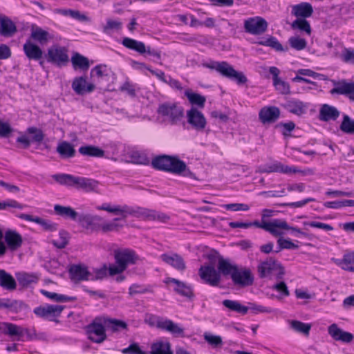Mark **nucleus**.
<instances>
[{
    "mask_svg": "<svg viewBox=\"0 0 354 354\" xmlns=\"http://www.w3.org/2000/svg\"><path fill=\"white\" fill-rule=\"evenodd\" d=\"M320 119L323 121L335 120L339 115V111L335 107L328 104H324L321 107Z\"/></svg>",
    "mask_w": 354,
    "mask_h": 354,
    "instance_id": "37",
    "label": "nucleus"
},
{
    "mask_svg": "<svg viewBox=\"0 0 354 354\" xmlns=\"http://www.w3.org/2000/svg\"><path fill=\"white\" fill-rule=\"evenodd\" d=\"M82 225L87 230L100 231L102 218L97 215H81L78 218Z\"/></svg>",
    "mask_w": 354,
    "mask_h": 354,
    "instance_id": "22",
    "label": "nucleus"
},
{
    "mask_svg": "<svg viewBox=\"0 0 354 354\" xmlns=\"http://www.w3.org/2000/svg\"><path fill=\"white\" fill-rule=\"evenodd\" d=\"M54 211L57 216L63 217L66 219L75 221L78 216L77 212H76L75 209L69 206L55 205L54 206Z\"/></svg>",
    "mask_w": 354,
    "mask_h": 354,
    "instance_id": "38",
    "label": "nucleus"
},
{
    "mask_svg": "<svg viewBox=\"0 0 354 354\" xmlns=\"http://www.w3.org/2000/svg\"><path fill=\"white\" fill-rule=\"evenodd\" d=\"M157 113L164 121L174 124L183 118V109L176 103L165 102L159 105Z\"/></svg>",
    "mask_w": 354,
    "mask_h": 354,
    "instance_id": "7",
    "label": "nucleus"
},
{
    "mask_svg": "<svg viewBox=\"0 0 354 354\" xmlns=\"http://www.w3.org/2000/svg\"><path fill=\"white\" fill-rule=\"evenodd\" d=\"M122 28V23L119 20L113 19H108L106 24L102 27V31L104 33L110 35L113 31H119Z\"/></svg>",
    "mask_w": 354,
    "mask_h": 354,
    "instance_id": "49",
    "label": "nucleus"
},
{
    "mask_svg": "<svg viewBox=\"0 0 354 354\" xmlns=\"http://www.w3.org/2000/svg\"><path fill=\"white\" fill-rule=\"evenodd\" d=\"M110 69L106 65H97L91 71V77L94 82L101 83L107 82L109 79Z\"/></svg>",
    "mask_w": 354,
    "mask_h": 354,
    "instance_id": "27",
    "label": "nucleus"
},
{
    "mask_svg": "<svg viewBox=\"0 0 354 354\" xmlns=\"http://www.w3.org/2000/svg\"><path fill=\"white\" fill-rule=\"evenodd\" d=\"M104 324L107 329H111L113 332L126 329L127 327V324L123 321L105 317H104Z\"/></svg>",
    "mask_w": 354,
    "mask_h": 354,
    "instance_id": "47",
    "label": "nucleus"
},
{
    "mask_svg": "<svg viewBox=\"0 0 354 354\" xmlns=\"http://www.w3.org/2000/svg\"><path fill=\"white\" fill-rule=\"evenodd\" d=\"M115 258L116 263L123 266L124 269L129 265L134 264L138 259L135 252L128 249L116 251Z\"/></svg>",
    "mask_w": 354,
    "mask_h": 354,
    "instance_id": "19",
    "label": "nucleus"
},
{
    "mask_svg": "<svg viewBox=\"0 0 354 354\" xmlns=\"http://www.w3.org/2000/svg\"><path fill=\"white\" fill-rule=\"evenodd\" d=\"M71 279L74 281L90 280V271L83 265H73L69 270Z\"/></svg>",
    "mask_w": 354,
    "mask_h": 354,
    "instance_id": "29",
    "label": "nucleus"
},
{
    "mask_svg": "<svg viewBox=\"0 0 354 354\" xmlns=\"http://www.w3.org/2000/svg\"><path fill=\"white\" fill-rule=\"evenodd\" d=\"M16 278L19 283L24 287H27L31 284L37 283L38 281V277L36 274L23 272L17 273Z\"/></svg>",
    "mask_w": 354,
    "mask_h": 354,
    "instance_id": "44",
    "label": "nucleus"
},
{
    "mask_svg": "<svg viewBox=\"0 0 354 354\" xmlns=\"http://www.w3.org/2000/svg\"><path fill=\"white\" fill-rule=\"evenodd\" d=\"M259 45L270 46L277 51H284L285 49L282 46V45L279 42L277 38L274 37H269L267 39H263L257 42Z\"/></svg>",
    "mask_w": 354,
    "mask_h": 354,
    "instance_id": "51",
    "label": "nucleus"
},
{
    "mask_svg": "<svg viewBox=\"0 0 354 354\" xmlns=\"http://www.w3.org/2000/svg\"><path fill=\"white\" fill-rule=\"evenodd\" d=\"M53 178L62 185L75 186L86 192H98L99 182L94 179L66 174H55Z\"/></svg>",
    "mask_w": 354,
    "mask_h": 354,
    "instance_id": "3",
    "label": "nucleus"
},
{
    "mask_svg": "<svg viewBox=\"0 0 354 354\" xmlns=\"http://www.w3.org/2000/svg\"><path fill=\"white\" fill-rule=\"evenodd\" d=\"M122 44L127 48L135 50L140 54H144L146 52V46L143 42L129 37L123 38Z\"/></svg>",
    "mask_w": 354,
    "mask_h": 354,
    "instance_id": "40",
    "label": "nucleus"
},
{
    "mask_svg": "<svg viewBox=\"0 0 354 354\" xmlns=\"http://www.w3.org/2000/svg\"><path fill=\"white\" fill-rule=\"evenodd\" d=\"M57 152L62 158H69L75 156V149L72 144L66 141H62L58 144Z\"/></svg>",
    "mask_w": 354,
    "mask_h": 354,
    "instance_id": "41",
    "label": "nucleus"
},
{
    "mask_svg": "<svg viewBox=\"0 0 354 354\" xmlns=\"http://www.w3.org/2000/svg\"><path fill=\"white\" fill-rule=\"evenodd\" d=\"M204 339L213 348L221 347L223 340L221 336L215 335L210 333H205L203 335Z\"/></svg>",
    "mask_w": 354,
    "mask_h": 354,
    "instance_id": "54",
    "label": "nucleus"
},
{
    "mask_svg": "<svg viewBox=\"0 0 354 354\" xmlns=\"http://www.w3.org/2000/svg\"><path fill=\"white\" fill-rule=\"evenodd\" d=\"M72 88L77 94L83 95L86 93L92 92L95 86L91 83L88 84L85 77H79L73 80Z\"/></svg>",
    "mask_w": 354,
    "mask_h": 354,
    "instance_id": "28",
    "label": "nucleus"
},
{
    "mask_svg": "<svg viewBox=\"0 0 354 354\" xmlns=\"http://www.w3.org/2000/svg\"><path fill=\"white\" fill-rule=\"evenodd\" d=\"M289 44L292 48L297 50H301L306 47V41L299 37H292L288 40Z\"/></svg>",
    "mask_w": 354,
    "mask_h": 354,
    "instance_id": "58",
    "label": "nucleus"
},
{
    "mask_svg": "<svg viewBox=\"0 0 354 354\" xmlns=\"http://www.w3.org/2000/svg\"><path fill=\"white\" fill-rule=\"evenodd\" d=\"M151 164L157 169L169 171L185 177L194 178V174L185 162L176 157L160 156L153 159Z\"/></svg>",
    "mask_w": 354,
    "mask_h": 354,
    "instance_id": "1",
    "label": "nucleus"
},
{
    "mask_svg": "<svg viewBox=\"0 0 354 354\" xmlns=\"http://www.w3.org/2000/svg\"><path fill=\"white\" fill-rule=\"evenodd\" d=\"M108 272V268L106 266H103L98 268L93 269L90 271V280L95 281L98 279H102L106 277Z\"/></svg>",
    "mask_w": 354,
    "mask_h": 354,
    "instance_id": "56",
    "label": "nucleus"
},
{
    "mask_svg": "<svg viewBox=\"0 0 354 354\" xmlns=\"http://www.w3.org/2000/svg\"><path fill=\"white\" fill-rule=\"evenodd\" d=\"M218 269L223 275H230L236 285L248 286L253 282V277L249 270L239 268L227 260L220 259L218 263Z\"/></svg>",
    "mask_w": 354,
    "mask_h": 354,
    "instance_id": "2",
    "label": "nucleus"
},
{
    "mask_svg": "<svg viewBox=\"0 0 354 354\" xmlns=\"http://www.w3.org/2000/svg\"><path fill=\"white\" fill-rule=\"evenodd\" d=\"M59 239L53 240V243L58 248H64L68 243V234L66 231L59 232Z\"/></svg>",
    "mask_w": 354,
    "mask_h": 354,
    "instance_id": "61",
    "label": "nucleus"
},
{
    "mask_svg": "<svg viewBox=\"0 0 354 354\" xmlns=\"http://www.w3.org/2000/svg\"><path fill=\"white\" fill-rule=\"evenodd\" d=\"M160 259L162 261L178 270L183 271L186 268L183 257L176 253L162 254L160 256Z\"/></svg>",
    "mask_w": 354,
    "mask_h": 354,
    "instance_id": "24",
    "label": "nucleus"
},
{
    "mask_svg": "<svg viewBox=\"0 0 354 354\" xmlns=\"http://www.w3.org/2000/svg\"><path fill=\"white\" fill-rule=\"evenodd\" d=\"M202 66L212 70H215L222 76L236 82L239 85L244 84L248 81L246 76L243 72L236 71L232 65L226 62L210 61L209 62H203Z\"/></svg>",
    "mask_w": 354,
    "mask_h": 354,
    "instance_id": "4",
    "label": "nucleus"
},
{
    "mask_svg": "<svg viewBox=\"0 0 354 354\" xmlns=\"http://www.w3.org/2000/svg\"><path fill=\"white\" fill-rule=\"evenodd\" d=\"M156 325L158 328L169 332L174 336H184V328L170 319L158 317Z\"/></svg>",
    "mask_w": 354,
    "mask_h": 354,
    "instance_id": "18",
    "label": "nucleus"
},
{
    "mask_svg": "<svg viewBox=\"0 0 354 354\" xmlns=\"http://www.w3.org/2000/svg\"><path fill=\"white\" fill-rule=\"evenodd\" d=\"M57 12L64 16H68L73 19H78L80 21H84L86 19V17L84 15H82L78 10H74L71 9L58 10Z\"/></svg>",
    "mask_w": 354,
    "mask_h": 354,
    "instance_id": "59",
    "label": "nucleus"
},
{
    "mask_svg": "<svg viewBox=\"0 0 354 354\" xmlns=\"http://www.w3.org/2000/svg\"><path fill=\"white\" fill-rule=\"evenodd\" d=\"M64 307L60 305H46L35 308L34 313L38 317L51 319L59 317Z\"/></svg>",
    "mask_w": 354,
    "mask_h": 354,
    "instance_id": "17",
    "label": "nucleus"
},
{
    "mask_svg": "<svg viewBox=\"0 0 354 354\" xmlns=\"http://www.w3.org/2000/svg\"><path fill=\"white\" fill-rule=\"evenodd\" d=\"M122 353L123 354H147L140 349L136 343L131 344L127 348H123Z\"/></svg>",
    "mask_w": 354,
    "mask_h": 354,
    "instance_id": "64",
    "label": "nucleus"
},
{
    "mask_svg": "<svg viewBox=\"0 0 354 354\" xmlns=\"http://www.w3.org/2000/svg\"><path fill=\"white\" fill-rule=\"evenodd\" d=\"M278 248L275 251L276 253L280 252L283 249H297L299 246L295 243L292 242L290 239H284L282 238H279L277 240Z\"/></svg>",
    "mask_w": 354,
    "mask_h": 354,
    "instance_id": "57",
    "label": "nucleus"
},
{
    "mask_svg": "<svg viewBox=\"0 0 354 354\" xmlns=\"http://www.w3.org/2000/svg\"><path fill=\"white\" fill-rule=\"evenodd\" d=\"M0 286L9 290L16 288V281L13 277L4 270H0Z\"/></svg>",
    "mask_w": 354,
    "mask_h": 354,
    "instance_id": "42",
    "label": "nucleus"
},
{
    "mask_svg": "<svg viewBox=\"0 0 354 354\" xmlns=\"http://www.w3.org/2000/svg\"><path fill=\"white\" fill-rule=\"evenodd\" d=\"M129 209L131 213H128V216L133 215L141 219L159 220L162 222H166L169 219L167 215L150 209L141 207L134 209L129 206Z\"/></svg>",
    "mask_w": 354,
    "mask_h": 354,
    "instance_id": "15",
    "label": "nucleus"
},
{
    "mask_svg": "<svg viewBox=\"0 0 354 354\" xmlns=\"http://www.w3.org/2000/svg\"><path fill=\"white\" fill-rule=\"evenodd\" d=\"M340 129L346 133L352 134L354 133V120L351 119L347 115H344L342 122L340 125Z\"/></svg>",
    "mask_w": 354,
    "mask_h": 354,
    "instance_id": "55",
    "label": "nucleus"
},
{
    "mask_svg": "<svg viewBox=\"0 0 354 354\" xmlns=\"http://www.w3.org/2000/svg\"><path fill=\"white\" fill-rule=\"evenodd\" d=\"M165 283L168 285H172L174 290L182 296L189 298L194 296L192 286L183 281L174 278L168 277L165 280Z\"/></svg>",
    "mask_w": 354,
    "mask_h": 354,
    "instance_id": "21",
    "label": "nucleus"
},
{
    "mask_svg": "<svg viewBox=\"0 0 354 354\" xmlns=\"http://www.w3.org/2000/svg\"><path fill=\"white\" fill-rule=\"evenodd\" d=\"M334 88L331 89V94L349 95L354 94V83L342 80L334 83Z\"/></svg>",
    "mask_w": 354,
    "mask_h": 354,
    "instance_id": "34",
    "label": "nucleus"
},
{
    "mask_svg": "<svg viewBox=\"0 0 354 354\" xmlns=\"http://www.w3.org/2000/svg\"><path fill=\"white\" fill-rule=\"evenodd\" d=\"M150 292V290L145 286L137 283L131 285L129 288V294L133 297L138 294H145Z\"/></svg>",
    "mask_w": 354,
    "mask_h": 354,
    "instance_id": "62",
    "label": "nucleus"
},
{
    "mask_svg": "<svg viewBox=\"0 0 354 354\" xmlns=\"http://www.w3.org/2000/svg\"><path fill=\"white\" fill-rule=\"evenodd\" d=\"M313 9L309 3L303 2L292 6V14L298 18L305 19L312 15Z\"/></svg>",
    "mask_w": 354,
    "mask_h": 354,
    "instance_id": "33",
    "label": "nucleus"
},
{
    "mask_svg": "<svg viewBox=\"0 0 354 354\" xmlns=\"http://www.w3.org/2000/svg\"><path fill=\"white\" fill-rule=\"evenodd\" d=\"M259 171L261 173L278 172L286 174L301 173L303 175H312L314 174V171L312 169H307L306 170L301 171L296 167L288 166L279 161H274L261 167L259 168Z\"/></svg>",
    "mask_w": 354,
    "mask_h": 354,
    "instance_id": "8",
    "label": "nucleus"
},
{
    "mask_svg": "<svg viewBox=\"0 0 354 354\" xmlns=\"http://www.w3.org/2000/svg\"><path fill=\"white\" fill-rule=\"evenodd\" d=\"M72 63L75 66L82 69H87L89 66L88 59L80 54H76L72 57Z\"/></svg>",
    "mask_w": 354,
    "mask_h": 354,
    "instance_id": "60",
    "label": "nucleus"
},
{
    "mask_svg": "<svg viewBox=\"0 0 354 354\" xmlns=\"http://www.w3.org/2000/svg\"><path fill=\"white\" fill-rule=\"evenodd\" d=\"M46 57L48 62L58 66L65 64L68 61L67 50L59 46H53L48 48Z\"/></svg>",
    "mask_w": 354,
    "mask_h": 354,
    "instance_id": "12",
    "label": "nucleus"
},
{
    "mask_svg": "<svg viewBox=\"0 0 354 354\" xmlns=\"http://www.w3.org/2000/svg\"><path fill=\"white\" fill-rule=\"evenodd\" d=\"M51 38L50 34L40 27L37 26L32 27L30 39L37 41L41 45H44L46 44Z\"/></svg>",
    "mask_w": 354,
    "mask_h": 354,
    "instance_id": "32",
    "label": "nucleus"
},
{
    "mask_svg": "<svg viewBox=\"0 0 354 354\" xmlns=\"http://www.w3.org/2000/svg\"><path fill=\"white\" fill-rule=\"evenodd\" d=\"M41 292L43 295L46 296L48 299L58 302H66L75 300L74 297H70L64 295L48 292L45 290H41Z\"/></svg>",
    "mask_w": 354,
    "mask_h": 354,
    "instance_id": "52",
    "label": "nucleus"
},
{
    "mask_svg": "<svg viewBox=\"0 0 354 354\" xmlns=\"http://www.w3.org/2000/svg\"><path fill=\"white\" fill-rule=\"evenodd\" d=\"M290 225L283 219L274 218L267 221L263 225V230L269 232L274 236H281L284 234L286 230H289Z\"/></svg>",
    "mask_w": 354,
    "mask_h": 354,
    "instance_id": "14",
    "label": "nucleus"
},
{
    "mask_svg": "<svg viewBox=\"0 0 354 354\" xmlns=\"http://www.w3.org/2000/svg\"><path fill=\"white\" fill-rule=\"evenodd\" d=\"M341 59L346 63L354 64V49L345 48L341 54Z\"/></svg>",
    "mask_w": 354,
    "mask_h": 354,
    "instance_id": "63",
    "label": "nucleus"
},
{
    "mask_svg": "<svg viewBox=\"0 0 354 354\" xmlns=\"http://www.w3.org/2000/svg\"><path fill=\"white\" fill-rule=\"evenodd\" d=\"M79 152L83 156L93 157H103L104 154V151L102 149L92 145L81 147L79 149Z\"/></svg>",
    "mask_w": 354,
    "mask_h": 354,
    "instance_id": "48",
    "label": "nucleus"
},
{
    "mask_svg": "<svg viewBox=\"0 0 354 354\" xmlns=\"http://www.w3.org/2000/svg\"><path fill=\"white\" fill-rule=\"evenodd\" d=\"M0 333L8 335L10 337H15L17 340H21L23 337L26 335L28 339H41L46 340L45 333L30 334L28 329L8 322L0 323Z\"/></svg>",
    "mask_w": 354,
    "mask_h": 354,
    "instance_id": "5",
    "label": "nucleus"
},
{
    "mask_svg": "<svg viewBox=\"0 0 354 354\" xmlns=\"http://www.w3.org/2000/svg\"><path fill=\"white\" fill-rule=\"evenodd\" d=\"M120 220V218H115L111 221H106L102 218L100 231H102L104 233H107L118 230L119 228L123 226L122 224L119 223Z\"/></svg>",
    "mask_w": 354,
    "mask_h": 354,
    "instance_id": "46",
    "label": "nucleus"
},
{
    "mask_svg": "<svg viewBox=\"0 0 354 354\" xmlns=\"http://www.w3.org/2000/svg\"><path fill=\"white\" fill-rule=\"evenodd\" d=\"M97 210H104L115 215H120L122 218L128 216V213H131L128 205H111L109 203H103L96 207Z\"/></svg>",
    "mask_w": 354,
    "mask_h": 354,
    "instance_id": "30",
    "label": "nucleus"
},
{
    "mask_svg": "<svg viewBox=\"0 0 354 354\" xmlns=\"http://www.w3.org/2000/svg\"><path fill=\"white\" fill-rule=\"evenodd\" d=\"M290 328L297 333H302L305 335H308L311 328L310 324L303 323L297 320L290 321Z\"/></svg>",
    "mask_w": 354,
    "mask_h": 354,
    "instance_id": "50",
    "label": "nucleus"
},
{
    "mask_svg": "<svg viewBox=\"0 0 354 354\" xmlns=\"http://www.w3.org/2000/svg\"><path fill=\"white\" fill-rule=\"evenodd\" d=\"M222 304L229 310L241 315H245L249 310L248 307L242 305L239 301L225 299Z\"/></svg>",
    "mask_w": 354,
    "mask_h": 354,
    "instance_id": "43",
    "label": "nucleus"
},
{
    "mask_svg": "<svg viewBox=\"0 0 354 354\" xmlns=\"http://www.w3.org/2000/svg\"><path fill=\"white\" fill-rule=\"evenodd\" d=\"M187 122L193 129L198 131H202L205 129L207 120L203 113L196 108L192 107L187 111Z\"/></svg>",
    "mask_w": 354,
    "mask_h": 354,
    "instance_id": "13",
    "label": "nucleus"
},
{
    "mask_svg": "<svg viewBox=\"0 0 354 354\" xmlns=\"http://www.w3.org/2000/svg\"><path fill=\"white\" fill-rule=\"evenodd\" d=\"M280 116V110L274 106H266L261 109L259 118L262 124H272L275 122Z\"/></svg>",
    "mask_w": 354,
    "mask_h": 354,
    "instance_id": "16",
    "label": "nucleus"
},
{
    "mask_svg": "<svg viewBox=\"0 0 354 354\" xmlns=\"http://www.w3.org/2000/svg\"><path fill=\"white\" fill-rule=\"evenodd\" d=\"M268 24L261 17L255 16L247 18L243 21V28L246 33L252 35H261L268 30Z\"/></svg>",
    "mask_w": 354,
    "mask_h": 354,
    "instance_id": "10",
    "label": "nucleus"
},
{
    "mask_svg": "<svg viewBox=\"0 0 354 354\" xmlns=\"http://www.w3.org/2000/svg\"><path fill=\"white\" fill-rule=\"evenodd\" d=\"M4 239L6 243V245L4 243L6 250L8 248L11 251H15L21 246L23 243L21 235L15 230H7L5 232Z\"/></svg>",
    "mask_w": 354,
    "mask_h": 354,
    "instance_id": "20",
    "label": "nucleus"
},
{
    "mask_svg": "<svg viewBox=\"0 0 354 354\" xmlns=\"http://www.w3.org/2000/svg\"><path fill=\"white\" fill-rule=\"evenodd\" d=\"M221 272L212 265L203 266L198 270L201 279L212 286H217L221 281Z\"/></svg>",
    "mask_w": 354,
    "mask_h": 354,
    "instance_id": "11",
    "label": "nucleus"
},
{
    "mask_svg": "<svg viewBox=\"0 0 354 354\" xmlns=\"http://www.w3.org/2000/svg\"><path fill=\"white\" fill-rule=\"evenodd\" d=\"M285 107L291 113L301 115L306 113L308 105L299 100H291L286 104Z\"/></svg>",
    "mask_w": 354,
    "mask_h": 354,
    "instance_id": "31",
    "label": "nucleus"
},
{
    "mask_svg": "<svg viewBox=\"0 0 354 354\" xmlns=\"http://www.w3.org/2000/svg\"><path fill=\"white\" fill-rule=\"evenodd\" d=\"M23 50L26 56L29 59L39 61L43 55V51L41 48L34 44L31 39H28L23 46Z\"/></svg>",
    "mask_w": 354,
    "mask_h": 354,
    "instance_id": "25",
    "label": "nucleus"
},
{
    "mask_svg": "<svg viewBox=\"0 0 354 354\" xmlns=\"http://www.w3.org/2000/svg\"><path fill=\"white\" fill-rule=\"evenodd\" d=\"M333 261L342 269L354 272V252L344 254L342 259H336Z\"/></svg>",
    "mask_w": 354,
    "mask_h": 354,
    "instance_id": "35",
    "label": "nucleus"
},
{
    "mask_svg": "<svg viewBox=\"0 0 354 354\" xmlns=\"http://www.w3.org/2000/svg\"><path fill=\"white\" fill-rule=\"evenodd\" d=\"M291 27L293 29H298L305 32L308 35H310L311 28L310 24L305 19H297L292 23Z\"/></svg>",
    "mask_w": 354,
    "mask_h": 354,
    "instance_id": "53",
    "label": "nucleus"
},
{
    "mask_svg": "<svg viewBox=\"0 0 354 354\" xmlns=\"http://www.w3.org/2000/svg\"><path fill=\"white\" fill-rule=\"evenodd\" d=\"M17 32L15 24L8 17L0 18V34L5 37H11Z\"/></svg>",
    "mask_w": 354,
    "mask_h": 354,
    "instance_id": "36",
    "label": "nucleus"
},
{
    "mask_svg": "<svg viewBox=\"0 0 354 354\" xmlns=\"http://www.w3.org/2000/svg\"><path fill=\"white\" fill-rule=\"evenodd\" d=\"M257 270L261 278L272 279V277H275L277 280H279L285 274L281 264L272 257L261 261L259 264Z\"/></svg>",
    "mask_w": 354,
    "mask_h": 354,
    "instance_id": "6",
    "label": "nucleus"
},
{
    "mask_svg": "<svg viewBox=\"0 0 354 354\" xmlns=\"http://www.w3.org/2000/svg\"><path fill=\"white\" fill-rule=\"evenodd\" d=\"M185 95L187 97L189 102L196 105L200 108H203L206 102V98L196 93H194L192 90L187 89L185 91Z\"/></svg>",
    "mask_w": 354,
    "mask_h": 354,
    "instance_id": "45",
    "label": "nucleus"
},
{
    "mask_svg": "<svg viewBox=\"0 0 354 354\" xmlns=\"http://www.w3.org/2000/svg\"><path fill=\"white\" fill-rule=\"evenodd\" d=\"M270 73L272 75L273 85L275 89L281 94L290 93V86L288 82L282 80L279 75L280 71L275 66H271L269 68Z\"/></svg>",
    "mask_w": 354,
    "mask_h": 354,
    "instance_id": "23",
    "label": "nucleus"
},
{
    "mask_svg": "<svg viewBox=\"0 0 354 354\" xmlns=\"http://www.w3.org/2000/svg\"><path fill=\"white\" fill-rule=\"evenodd\" d=\"M150 354H173L169 342L158 340L151 346Z\"/></svg>",
    "mask_w": 354,
    "mask_h": 354,
    "instance_id": "39",
    "label": "nucleus"
},
{
    "mask_svg": "<svg viewBox=\"0 0 354 354\" xmlns=\"http://www.w3.org/2000/svg\"><path fill=\"white\" fill-rule=\"evenodd\" d=\"M328 331L329 335L336 341L349 343L353 339V335L352 333L344 331L335 324L330 325L328 327Z\"/></svg>",
    "mask_w": 354,
    "mask_h": 354,
    "instance_id": "26",
    "label": "nucleus"
},
{
    "mask_svg": "<svg viewBox=\"0 0 354 354\" xmlns=\"http://www.w3.org/2000/svg\"><path fill=\"white\" fill-rule=\"evenodd\" d=\"M105 328L104 317H95L86 328L88 338L95 343L103 342L106 338Z\"/></svg>",
    "mask_w": 354,
    "mask_h": 354,
    "instance_id": "9",
    "label": "nucleus"
}]
</instances>
